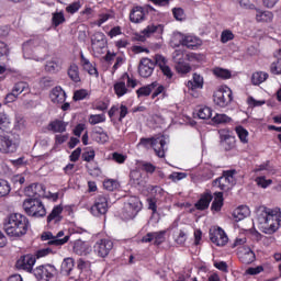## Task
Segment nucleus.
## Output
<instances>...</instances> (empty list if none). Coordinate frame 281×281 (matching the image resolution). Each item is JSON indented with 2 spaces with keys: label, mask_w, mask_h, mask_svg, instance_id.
Here are the masks:
<instances>
[{
  "label": "nucleus",
  "mask_w": 281,
  "mask_h": 281,
  "mask_svg": "<svg viewBox=\"0 0 281 281\" xmlns=\"http://www.w3.org/2000/svg\"><path fill=\"white\" fill-rule=\"evenodd\" d=\"M3 227L7 236L21 238V236H25L27 229H30V220L21 213H12L5 220Z\"/></svg>",
  "instance_id": "nucleus-1"
},
{
  "label": "nucleus",
  "mask_w": 281,
  "mask_h": 281,
  "mask_svg": "<svg viewBox=\"0 0 281 281\" xmlns=\"http://www.w3.org/2000/svg\"><path fill=\"white\" fill-rule=\"evenodd\" d=\"M259 224L262 225L263 234H276L280 227L281 215L280 210L260 206L257 211Z\"/></svg>",
  "instance_id": "nucleus-2"
},
{
  "label": "nucleus",
  "mask_w": 281,
  "mask_h": 281,
  "mask_svg": "<svg viewBox=\"0 0 281 281\" xmlns=\"http://www.w3.org/2000/svg\"><path fill=\"white\" fill-rule=\"evenodd\" d=\"M22 207L27 214V216H32L33 218H43V216L47 215V210L43 204V201L34 198H29L24 200Z\"/></svg>",
  "instance_id": "nucleus-3"
},
{
  "label": "nucleus",
  "mask_w": 281,
  "mask_h": 281,
  "mask_svg": "<svg viewBox=\"0 0 281 281\" xmlns=\"http://www.w3.org/2000/svg\"><path fill=\"white\" fill-rule=\"evenodd\" d=\"M171 45H173V47L183 45L184 47H188V49H194L195 47H201L203 42L194 35H183V33L178 32L173 34Z\"/></svg>",
  "instance_id": "nucleus-4"
},
{
  "label": "nucleus",
  "mask_w": 281,
  "mask_h": 281,
  "mask_svg": "<svg viewBox=\"0 0 281 281\" xmlns=\"http://www.w3.org/2000/svg\"><path fill=\"white\" fill-rule=\"evenodd\" d=\"M138 146H143L144 148H154L157 157H166V138L164 136L156 138H140Z\"/></svg>",
  "instance_id": "nucleus-5"
},
{
  "label": "nucleus",
  "mask_w": 281,
  "mask_h": 281,
  "mask_svg": "<svg viewBox=\"0 0 281 281\" xmlns=\"http://www.w3.org/2000/svg\"><path fill=\"white\" fill-rule=\"evenodd\" d=\"M33 276L37 281H55L58 270L53 265H42L33 269Z\"/></svg>",
  "instance_id": "nucleus-6"
},
{
  "label": "nucleus",
  "mask_w": 281,
  "mask_h": 281,
  "mask_svg": "<svg viewBox=\"0 0 281 281\" xmlns=\"http://www.w3.org/2000/svg\"><path fill=\"white\" fill-rule=\"evenodd\" d=\"M234 175H236V170L234 169L223 171L222 177L213 181V187L220 188V190L223 192H228V190H232L236 183V178H234Z\"/></svg>",
  "instance_id": "nucleus-7"
},
{
  "label": "nucleus",
  "mask_w": 281,
  "mask_h": 281,
  "mask_svg": "<svg viewBox=\"0 0 281 281\" xmlns=\"http://www.w3.org/2000/svg\"><path fill=\"white\" fill-rule=\"evenodd\" d=\"M232 100H234V93L229 87H222L213 94L214 104H216V106H221L222 109L229 106V104H232Z\"/></svg>",
  "instance_id": "nucleus-8"
},
{
  "label": "nucleus",
  "mask_w": 281,
  "mask_h": 281,
  "mask_svg": "<svg viewBox=\"0 0 281 281\" xmlns=\"http://www.w3.org/2000/svg\"><path fill=\"white\" fill-rule=\"evenodd\" d=\"M19 148V139L12 133L0 135V153H16Z\"/></svg>",
  "instance_id": "nucleus-9"
},
{
  "label": "nucleus",
  "mask_w": 281,
  "mask_h": 281,
  "mask_svg": "<svg viewBox=\"0 0 281 281\" xmlns=\"http://www.w3.org/2000/svg\"><path fill=\"white\" fill-rule=\"evenodd\" d=\"M90 212L93 216H104L109 212V198L106 195H98Z\"/></svg>",
  "instance_id": "nucleus-10"
},
{
  "label": "nucleus",
  "mask_w": 281,
  "mask_h": 281,
  "mask_svg": "<svg viewBox=\"0 0 281 281\" xmlns=\"http://www.w3.org/2000/svg\"><path fill=\"white\" fill-rule=\"evenodd\" d=\"M153 11H155V9L150 4L134 7L130 13V21L132 23H142V21H146V14Z\"/></svg>",
  "instance_id": "nucleus-11"
},
{
  "label": "nucleus",
  "mask_w": 281,
  "mask_h": 281,
  "mask_svg": "<svg viewBox=\"0 0 281 281\" xmlns=\"http://www.w3.org/2000/svg\"><path fill=\"white\" fill-rule=\"evenodd\" d=\"M155 71V61L150 58H142L138 64V74L142 78H150Z\"/></svg>",
  "instance_id": "nucleus-12"
},
{
  "label": "nucleus",
  "mask_w": 281,
  "mask_h": 281,
  "mask_svg": "<svg viewBox=\"0 0 281 281\" xmlns=\"http://www.w3.org/2000/svg\"><path fill=\"white\" fill-rule=\"evenodd\" d=\"M139 210H142V202L137 198H132L124 204L125 217L127 218L136 217Z\"/></svg>",
  "instance_id": "nucleus-13"
},
{
  "label": "nucleus",
  "mask_w": 281,
  "mask_h": 281,
  "mask_svg": "<svg viewBox=\"0 0 281 281\" xmlns=\"http://www.w3.org/2000/svg\"><path fill=\"white\" fill-rule=\"evenodd\" d=\"M210 240L214 243L217 247H225L227 245L229 238L223 228L217 227L213 231H210Z\"/></svg>",
  "instance_id": "nucleus-14"
},
{
  "label": "nucleus",
  "mask_w": 281,
  "mask_h": 281,
  "mask_svg": "<svg viewBox=\"0 0 281 281\" xmlns=\"http://www.w3.org/2000/svg\"><path fill=\"white\" fill-rule=\"evenodd\" d=\"M113 249V241L111 239H100L94 244V251L100 258H106Z\"/></svg>",
  "instance_id": "nucleus-15"
},
{
  "label": "nucleus",
  "mask_w": 281,
  "mask_h": 281,
  "mask_svg": "<svg viewBox=\"0 0 281 281\" xmlns=\"http://www.w3.org/2000/svg\"><path fill=\"white\" fill-rule=\"evenodd\" d=\"M34 265H36V258L32 255H25L16 261L18 269H23L29 273H34Z\"/></svg>",
  "instance_id": "nucleus-16"
},
{
  "label": "nucleus",
  "mask_w": 281,
  "mask_h": 281,
  "mask_svg": "<svg viewBox=\"0 0 281 281\" xmlns=\"http://www.w3.org/2000/svg\"><path fill=\"white\" fill-rule=\"evenodd\" d=\"M237 254L240 262L244 265H251L256 260V254L247 246L239 247Z\"/></svg>",
  "instance_id": "nucleus-17"
},
{
  "label": "nucleus",
  "mask_w": 281,
  "mask_h": 281,
  "mask_svg": "<svg viewBox=\"0 0 281 281\" xmlns=\"http://www.w3.org/2000/svg\"><path fill=\"white\" fill-rule=\"evenodd\" d=\"M154 245H161L166 240V231L148 233L142 238V243H153Z\"/></svg>",
  "instance_id": "nucleus-18"
},
{
  "label": "nucleus",
  "mask_w": 281,
  "mask_h": 281,
  "mask_svg": "<svg viewBox=\"0 0 281 281\" xmlns=\"http://www.w3.org/2000/svg\"><path fill=\"white\" fill-rule=\"evenodd\" d=\"M50 100L54 102V104H65L67 93L61 87H55L50 92Z\"/></svg>",
  "instance_id": "nucleus-19"
},
{
  "label": "nucleus",
  "mask_w": 281,
  "mask_h": 281,
  "mask_svg": "<svg viewBox=\"0 0 281 281\" xmlns=\"http://www.w3.org/2000/svg\"><path fill=\"white\" fill-rule=\"evenodd\" d=\"M60 221H63V205H56L47 216V223L48 225H52V223L56 225Z\"/></svg>",
  "instance_id": "nucleus-20"
},
{
  "label": "nucleus",
  "mask_w": 281,
  "mask_h": 281,
  "mask_svg": "<svg viewBox=\"0 0 281 281\" xmlns=\"http://www.w3.org/2000/svg\"><path fill=\"white\" fill-rule=\"evenodd\" d=\"M68 123L63 120H54L52 121L48 126L47 131L52 133H65L67 131Z\"/></svg>",
  "instance_id": "nucleus-21"
},
{
  "label": "nucleus",
  "mask_w": 281,
  "mask_h": 281,
  "mask_svg": "<svg viewBox=\"0 0 281 281\" xmlns=\"http://www.w3.org/2000/svg\"><path fill=\"white\" fill-rule=\"evenodd\" d=\"M64 236V238H63ZM69 235L65 236V231H59L55 237L54 240L48 241V245H54L55 247H63V245H66V243H69Z\"/></svg>",
  "instance_id": "nucleus-22"
},
{
  "label": "nucleus",
  "mask_w": 281,
  "mask_h": 281,
  "mask_svg": "<svg viewBox=\"0 0 281 281\" xmlns=\"http://www.w3.org/2000/svg\"><path fill=\"white\" fill-rule=\"evenodd\" d=\"M249 214H250L249 207L247 205H241L234 210L233 217L236 221V223H238V221H243L247 218Z\"/></svg>",
  "instance_id": "nucleus-23"
},
{
  "label": "nucleus",
  "mask_w": 281,
  "mask_h": 281,
  "mask_svg": "<svg viewBox=\"0 0 281 281\" xmlns=\"http://www.w3.org/2000/svg\"><path fill=\"white\" fill-rule=\"evenodd\" d=\"M60 69H61L60 59L53 58V59L46 61L45 71L47 74H58V71H60Z\"/></svg>",
  "instance_id": "nucleus-24"
},
{
  "label": "nucleus",
  "mask_w": 281,
  "mask_h": 281,
  "mask_svg": "<svg viewBox=\"0 0 281 281\" xmlns=\"http://www.w3.org/2000/svg\"><path fill=\"white\" fill-rule=\"evenodd\" d=\"M256 12V21H258V23H271L273 21V12L259 9H257Z\"/></svg>",
  "instance_id": "nucleus-25"
},
{
  "label": "nucleus",
  "mask_w": 281,
  "mask_h": 281,
  "mask_svg": "<svg viewBox=\"0 0 281 281\" xmlns=\"http://www.w3.org/2000/svg\"><path fill=\"white\" fill-rule=\"evenodd\" d=\"M91 43L94 47H99L100 49H104L106 47V35L102 32L94 33Z\"/></svg>",
  "instance_id": "nucleus-26"
},
{
  "label": "nucleus",
  "mask_w": 281,
  "mask_h": 281,
  "mask_svg": "<svg viewBox=\"0 0 281 281\" xmlns=\"http://www.w3.org/2000/svg\"><path fill=\"white\" fill-rule=\"evenodd\" d=\"M213 196L211 193H204L201 195L200 200L195 203V207L198 210H207L210 207V203H212Z\"/></svg>",
  "instance_id": "nucleus-27"
},
{
  "label": "nucleus",
  "mask_w": 281,
  "mask_h": 281,
  "mask_svg": "<svg viewBox=\"0 0 281 281\" xmlns=\"http://www.w3.org/2000/svg\"><path fill=\"white\" fill-rule=\"evenodd\" d=\"M67 75H68V78H70V80H72V82H81V78H80V68H78V65L76 64H71L69 67H68V70H67Z\"/></svg>",
  "instance_id": "nucleus-28"
},
{
  "label": "nucleus",
  "mask_w": 281,
  "mask_h": 281,
  "mask_svg": "<svg viewBox=\"0 0 281 281\" xmlns=\"http://www.w3.org/2000/svg\"><path fill=\"white\" fill-rule=\"evenodd\" d=\"M161 32H164V26L161 24H149L142 31V34L147 38H150L151 34H161Z\"/></svg>",
  "instance_id": "nucleus-29"
},
{
  "label": "nucleus",
  "mask_w": 281,
  "mask_h": 281,
  "mask_svg": "<svg viewBox=\"0 0 281 281\" xmlns=\"http://www.w3.org/2000/svg\"><path fill=\"white\" fill-rule=\"evenodd\" d=\"M130 183L137 188V186H144V177H142V171L132 170L130 173Z\"/></svg>",
  "instance_id": "nucleus-30"
},
{
  "label": "nucleus",
  "mask_w": 281,
  "mask_h": 281,
  "mask_svg": "<svg viewBox=\"0 0 281 281\" xmlns=\"http://www.w3.org/2000/svg\"><path fill=\"white\" fill-rule=\"evenodd\" d=\"M25 192L27 194H33V196H41L45 194V187L41 183H33L26 188Z\"/></svg>",
  "instance_id": "nucleus-31"
},
{
  "label": "nucleus",
  "mask_w": 281,
  "mask_h": 281,
  "mask_svg": "<svg viewBox=\"0 0 281 281\" xmlns=\"http://www.w3.org/2000/svg\"><path fill=\"white\" fill-rule=\"evenodd\" d=\"M81 63L85 71H87L90 76H95L98 78V68L93 66L89 59L85 58V55H81Z\"/></svg>",
  "instance_id": "nucleus-32"
},
{
  "label": "nucleus",
  "mask_w": 281,
  "mask_h": 281,
  "mask_svg": "<svg viewBox=\"0 0 281 281\" xmlns=\"http://www.w3.org/2000/svg\"><path fill=\"white\" fill-rule=\"evenodd\" d=\"M155 87H157V81L139 88L136 91V93H137L138 98H146V97L150 95V93H153V91H155Z\"/></svg>",
  "instance_id": "nucleus-33"
},
{
  "label": "nucleus",
  "mask_w": 281,
  "mask_h": 281,
  "mask_svg": "<svg viewBox=\"0 0 281 281\" xmlns=\"http://www.w3.org/2000/svg\"><path fill=\"white\" fill-rule=\"evenodd\" d=\"M15 95H21V93H30V85L25 81L16 82L12 89Z\"/></svg>",
  "instance_id": "nucleus-34"
},
{
  "label": "nucleus",
  "mask_w": 281,
  "mask_h": 281,
  "mask_svg": "<svg viewBox=\"0 0 281 281\" xmlns=\"http://www.w3.org/2000/svg\"><path fill=\"white\" fill-rule=\"evenodd\" d=\"M269 78V74L265 71L254 72L251 76V82L255 86L262 85Z\"/></svg>",
  "instance_id": "nucleus-35"
},
{
  "label": "nucleus",
  "mask_w": 281,
  "mask_h": 281,
  "mask_svg": "<svg viewBox=\"0 0 281 281\" xmlns=\"http://www.w3.org/2000/svg\"><path fill=\"white\" fill-rule=\"evenodd\" d=\"M189 89H203V77L199 74H193V81H188Z\"/></svg>",
  "instance_id": "nucleus-36"
},
{
  "label": "nucleus",
  "mask_w": 281,
  "mask_h": 281,
  "mask_svg": "<svg viewBox=\"0 0 281 281\" xmlns=\"http://www.w3.org/2000/svg\"><path fill=\"white\" fill-rule=\"evenodd\" d=\"M114 92L117 95V98H122L123 95H126V93H128V88H126V82L117 81L116 83H114Z\"/></svg>",
  "instance_id": "nucleus-37"
},
{
  "label": "nucleus",
  "mask_w": 281,
  "mask_h": 281,
  "mask_svg": "<svg viewBox=\"0 0 281 281\" xmlns=\"http://www.w3.org/2000/svg\"><path fill=\"white\" fill-rule=\"evenodd\" d=\"M221 207H223V192H216L211 210L213 212H221Z\"/></svg>",
  "instance_id": "nucleus-38"
},
{
  "label": "nucleus",
  "mask_w": 281,
  "mask_h": 281,
  "mask_svg": "<svg viewBox=\"0 0 281 281\" xmlns=\"http://www.w3.org/2000/svg\"><path fill=\"white\" fill-rule=\"evenodd\" d=\"M74 271V258H66L61 262V273L69 276Z\"/></svg>",
  "instance_id": "nucleus-39"
},
{
  "label": "nucleus",
  "mask_w": 281,
  "mask_h": 281,
  "mask_svg": "<svg viewBox=\"0 0 281 281\" xmlns=\"http://www.w3.org/2000/svg\"><path fill=\"white\" fill-rule=\"evenodd\" d=\"M176 71H178V74H190V71H192V66L181 60L176 63Z\"/></svg>",
  "instance_id": "nucleus-40"
},
{
  "label": "nucleus",
  "mask_w": 281,
  "mask_h": 281,
  "mask_svg": "<svg viewBox=\"0 0 281 281\" xmlns=\"http://www.w3.org/2000/svg\"><path fill=\"white\" fill-rule=\"evenodd\" d=\"M198 117L200 120H210L212 119V109L209 106H203L198 110Z\"/></svg>",
  "instance_id": "nucleus-41"
},
{
  "label": "nucleus",
  "mask_w": 281,
  "mask_h": 281,
  "mask_svg": "<svg viewBox=\"0 0 281 281\" xmlns=\"http://www.w3.org/2000/svg\"><path fill=\"white\" fill-rule=\"evenodd\" d=\"M213 74L214 76H216L217 78H222L223 80L232 78V71L223 68H215L213 70Z\"/></svg>",
  "instance_id": "nucleus-42"
},
{
  "label": "nucleus",
  "mask_w": 281,
  "mask_h": 281,
  "mask_svg": "<svg viewBox=\"0 0 281 281\" xmlns=\"http://www.w3.org/2000/svg\"><path fill=\"white\" fill-rule=\"evenodd\" d=\"M32 45H34L33 41H29L26 43L23 44V56L24 58H26L27 60H32L33 56H32Z\"/></svg>",
  "instance_id": "nucleus-43"
},
{
  "label": "nucleus",
  "mask_w": 281,
  "mask_h": 281,
  "mask_svg": "<svg viewBox=\"0 0 281 281\" xmlns=\"http://www.w3.org/2000/svg\"><path fill=\"white\" fill-rule=\"evenodd\" d=\"M88 122L92 126H95V124L106 122V116H104V114H91L88 119Z\"/></svg>",
  "instance_id": "nucleus-44"
},
{
  "label": "nucleus",
  "mask_w": 281,
  "mask_h": 281,
  "mask_svg": "<svg viewBox=\"0 0 281 281\" xmlns=\"http://www.w3.org/2000/svg\"><path fill=\"white\" fill-rule=\"evenodd\" d=\"M236 133L243 144H247L249 142V132H247L243 126L236 127Z\"/></svg>",
  "instance_id": "nucleus-45"
},
{
  "label": "nucleus",
  "mask_w": 281,
  "mask_h": 281,
  "mask_svg": "<svg viewBox=\"0 0 281 281\" xmlns=\"http://www.w3.org/2000/svg\"><path fill=\"white\" fill-rule=\"evenodd\" d=\"M10 183L7 180L0 179V196H8L10 194Z\"/></svg>",
  "instance_id": "nucleus-46"
},
{
  "label": "nucleus",
  "mask_w": 281,
  "mask_h": 281,
  "mask_svg": "<svg viewBox=\"0 0 281 281\" xmlns=\"http://www.w3.org/2000/svg\"><path fill=\"white\" fill-rule=\"evenodd\" d=\"M120 183L116 180L109 179L103 182V188L109 192H113V190H117Z\"/></svg>",
  "instance_id": "nucleus-47"
},
{
  "label": "nucleus",
  "mask_w": 281,
  "mask_h": 281,
  "mask_svg": "<svg viewBox=\"0 0 281 281\" xmlns=\"http://www.w3.org/2000/svg\"><path fill=\"white\" fill-rule=\"evenodd\" d=\"M212 122L215 124H227V122H232V119L227 116V114H216L213 119Z\"/></svg>",
  "instance_id": "nucleus-48"
},
{
  "label": "nucleus",
  "mask_w": 281,
  "mask_h": 281,
  "mask_svg": "<svg viewBox=\"0 0 281 281\" xmlns=\"http://www.w3.org/2000/svg\"><path fill=\"white\" fill-rule=\"evenodd\" d=\"M153 91H154V93L151 94L153 100H155L157 95H161V93H162V98H166L168 95L166 94V87H164L162 85H159L158 82Z\"/></svg>",
  "instance_id": "nucleus-49"
},
{
  "label": "nucleus",
  "mask_w": 281,
  "mask_h": 281,
  "mask_svg": "<svg viewBox=\"0 0 281 281\" xmlns=\"http://www.w3.org/2000/svg\"><path fill=\"white\" fill-rule=\"evenodd\" d=\"M271 74H274L276 76H280L281 74V58L278 57V60L272 63L270 66Z\"/></svg>",
  "instance_id": "nucleus-50"
},
{
  "label": "nucleus",
  "mask_w": 281,
  "mask_h": 281,
  "mask_svg": "<svg viewBox=\"0 0 281 281\" xmlns=\"http://www.w3.org/2000/svg\"><path fill=\"white\" fill-rule=\"evenodd\" d=\"M65 23V14L63 12L55 13L53 15V24L55 27H58V25Z\"/></svg>",
  "instance_id": "nucleus-51"
},
{
  "label": "nucleus",
  "mask_w": 281,
  "mask_h": 281,
  "mask_svg": "<svg viewBox=\"0 0 281 281\" xmlns=\"http://www.w3.org/2000/svg\"><path fill=\"white\" fill-rule=\"evenodd\" d=\"M155 67L156 65L159 66V69L168 66V59H166V57H164L162 55H155Z\"/></svg>",
  "instance_id": "nucleus-52"
},
{
  "label": "nucleus",
  "mask_w": 281,
  "mask_h": 281,
  "mask_svg": "<svg viewBox=\"0 0 281 281\" xmlns=\"http://www.w3.org/2000/svg\"><path fill=\"white\" fill-rule=\"evenodd\" d=\"M87 95H89V92L85 89L81 90H77L74 93V100L75 102H78L80 100H85L87 98Z\"/></svg>",
  "instance_id": "nucleus-53"
},
{
  "label": "nucleus",
  "mask_w": 281,
  "mask_h": 281,
  "mask_svg": "<svg viewBox=\"0 0 281 281\" xmlns=\"http://www.w3.org/2000/svg\"><path fill=\"white\" fill-rule=\"evenodd\" d=\"M229 41H234V33H232L229 30L223 31L221 35V42L229 43Z\"/></svg>",
  "instance_id": "nucleus-54"
},
{
  "label": "nucleus",
  "mask_w": 281,
  "mask_h": 281,
  "mask_svg": "<svg viewBox=\"0 0 281 281\" xmlns=\"http://www.w3.org/2000/svg\"><path fill=\"white\" fill-rule=\"evenodd\" d=\"M91 138L93 142H97V144H106V142H109V134H98L97 136H91Z\"/></svg>",
  "instance_id": "nucleus-55"
},
{
  "label": "nucleus",
  "mask_w": 281,
  "mask_h": 281,
  "mask_svg": "<svg viewBox=\"0 0 281 281\" xmlns=\"http://www.w3.org/2000/svg\"><path fill=\"white\" fill-rule=\"evenodd\" d=\"M160 71L167 78V80H172V78L175 77V72L168 65L160 68Z\"/></svg>",
  "instance_id": "nucleus-56"
},
{
  "label": "nucleus",
  "mask_w": 281,
  "mask_h": 281,
  "mask_svg": "<svg viewBox=\"0 0 281 281\" xmlns=\"http://www.w3.org/2000/svg\"><path fill=\"white\" fill-rule=\"evenodd\" d=\"M80 2H72L66 8V12H68V14H76V12L80 10Z\"/></svg>",
  "instance_id": "nucleus-57"
},
{
  "label": "nucleus",
  "mask_w": 281,
  "mask_h": 281,
  "mask_svg": "<svg viewBox=\"0 0 281 281\" xmlns=\"http://www.w3.org/2000/svg\"><path fill=\"white\" fill-rule=\"evenodd\" d=\"M69 139V134H58L55 136V146H60L61 144H65Z\"/></svg>",
  "instance_id": "nucleus-58"
},
{
  "label": "nucleus",
  "mask_w": 281,
  "mask_h": 281,
  "mask_svg": "<svg viewBox=\"0 0 281 281\" xmlns=\"http://www.w3.org/2000/svg\"><path fill=\"white\" fill-rule=\"evenodd\" d=\"M186 177H188V173L186 172H172L169 175L171 181H181V179H186Z\"/></svg>",
  "instance_id": "nucleus-59"
},
{
  "label": "nucleus",
  "mask_w": 281,
  "mask_h": 281,
  "mask_svg": "<svg viewBox=\"0 0 281 281\" xmlns=\"http://www.w3.org/2000/svg\"><path fill=\"white\" fill-rule=\"evenodd\" d=\"M9 124H10V117L8 116V114L1 112L0 113V126H2V128H8Z\"/></svg>",
  "instance_id": "nucleus-60"
},
{
  "label": "nucleus",
  "mask_w": 281,
  "mask_h": 281,
  "mask_svg": "<svg viewBox=\"0 0 281 281\" xmlns=\"http://www.w3.org/2000/svg\"><path fill=\"white\" fill-rule=\"evenodd\" d=\"M172 14L177 21H183L184 12L181 8H173Z\"/></svg>",
  "instance_id": "nucleus-61"
},
{
  "label": "nucleus",
  "mask_w": 281,
  "mask_h": 281,
  "mask_svg": "<svg viewBox=\"0 0 281 281\" xmlns=\"http://www.w3.org/2000/svg\"><path fill=\"white\" fill-rule=\"evenodd\" d=\"M220 137H221V144H223V142H226L227 139H229L231 145L233 144L232 135H229V132H227L225 130H221Z\"/></svg>",
  "instance_id": "nucleus-62"
},
{
  "label": "nucleus",
  "mask_w": 281,
  "mask_h": 281,
  "mask_svg": "<svg viewBox=\"0 0 281 281\" xmlns=\"http://www.w3.org/2000/svg\"><path fill=\"white\" fill-rule=\"evenodd\" d=\"M257 186H260V188H269V186H271V183H273V181L271 179L267 180L262 177L257 178Z\"/></svg>",
  "instance_id": "nucleus-63"
},
{
  "label": "nucleus",
  "mask_w": 281,
  "mask_h": 281,
  "mask_svg": "<svg viewBox=\"0 0 281 281\" xmlns=\"http://www.w3.org/2000/svg\"><path fill=\"white\" fill-rule=\"evenodd\" d=\"M112 159L116 161V164H124V161H126V156L115 151L112 154Z\"/></svg>",
  "instance_id": "nucleus-64"
}]
</instances>
